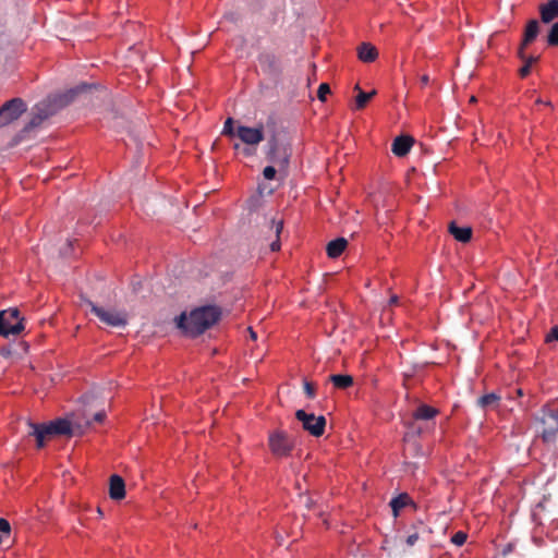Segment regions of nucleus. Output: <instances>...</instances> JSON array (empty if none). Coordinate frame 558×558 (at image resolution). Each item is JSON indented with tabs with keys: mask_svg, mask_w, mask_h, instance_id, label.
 Returning a JSON list of instances; mask_svg holds the SVG:
<instances>
[{
	"mask_svg": "<svg viewBox=\"0 0 558 558\" xmlns=\"http://www.w3.org/2000/svg\"><path fill=\"white\" fill-rule=\"evenodd\" d=\"M355 89L359 92L355 98V109L361 110L365 108L367 102L376 95V90L365 93L360 88L359 85H355Z\"/></svg>",
	"mask_w": 558,
	"mask_h": 558,
	"instance_id": "26",
	"label": "nucleus"
},
{
	"mask_svg": "<svg viewBox=\"0 0 558 558\" xmlns=\"http://www.w3.org/2000/svg\"><path fill=\"white\" fill-rule=\"evenodd\" d=\"M547 43L549 46H558V22L551 25L547 35Z\"/></svg>",
	"mask_w": 558,
	"mask_h": 558,
	"instance_id": "29",
	"label": "nucleus"
},
{
	"mask_svg": "<svg viewBox=\"0 0 558 558\" xmlns=\"http://www.w3.org/2000/svg\"><path fill=\"white\" fill-rule=\"evenodd\" d=\"M269 447L275 456H288L294 447L293 441L282 430H277L269 436Z\"/></svg>",
	"mask_w": 558,
	"mask_h": 558,
	"instance_id": "6",
	"label": "nucleus"
},
{
	"mask_svg": "<svg viewBox=\"0 0 558 558\" xmlns=\"http://www.w3.org/2000/svg\"><path fill=\"white\" fill-rule=\"evenodd\" d=\"M86 303L90 307V312L96 315L101 323L111 327H124L126 325L128 319L124 313L118 311H107L97 306L89 300H86Z\"/></svg>",
	"mask_w": 558,
	"mask_h": 558,
	"instance_id": "5",
	"label": "nucleus"
},
{
	"mask_svg": "<svg viewBox=\"0 0 558 558\" xmlns=\"http://www.w3.org/2000/svg\"><path fill=\"white\" fill-rule=\"evenodd\" d=\"M518 57L524 62L523 66L519 70V74L521 77H525L530 74L531 66L538 60V57L526 56L522 49H519Z\"/></svg>",
	"mask_w": 558,
	"mask_h": 558,
	"instance_id": "22",
	"label": "nucleus"
},
{
	"mask_svg": "<svg viewBox=\"0 0 558 558\" xmlns=\"http://www.w3.org/2000/svg\"><path fill=\"white\" fill-rule=\"evenodd\" d=\"M328 380L333 384L336 388L347 389L353 385V377L350 375L336 374L330 375Z\"/></svg>",
	"mask_w": 558,
	"mask_h": 558,
	"instance_id": "25",
	"label": "nucleus"
},
{
	"mask_svg": "<svg viewBox=\"0 0 558 558\" xmlns=\"http://www.w3.org/2000/svg\"><path fill=\"white\" fill-rule=\"evenodd\" d=\"M326 427V418L323 415L316 416V438L320 437Z\"/></svg>",
	"mask_w": 558,
	"mask_h": 558,
	"instance_id": "33",
	"label": "nucleus"
},
{
	"mask_svg": "<svg viewBox=\"0 0 558 558\" xmlns=\"http://www.w3.org/2000/svg\"><path fill=\"white\" fill-rule=\"evenodd\" d=\"M105 418H106V412L104 410H101V411H98L97 413H95V415L93 416V420L87 421L86 424L90 425L93 422L101 424L105 421Z\"/></svg>",
	"mask_w": 558,
	"mask_h": 558,
	"instance_id": "35",
	"label": "nucleus"
},
{
	"mask_svg": "<svg viewBox=\"0 0 558 558\" xmlns=\"http://www.w3.org/2000/svg\"><path fill=\"white\" fill-rule=\"evenodd\" d=\"M429 534H432V529L427 524H425L422 520H417L410 526L409 534L405 538V544L409 547H412L420 539H423L425 536H427Z\"/></svg>",
	"mask_w": 558,
	"mask_h": 558,
	"instance_id": "12",
	"label": "nucleus"
},
{
	"mask_svg": "<svg viewBox=\"0 0 558 558\" xmlns=\"http://www.w3.org/2000/svg\"><path fill=\"white\" fill-rule=\"evenodd\" d=\"M220 315L217 306H204L192 311L189 316L181 314L177 318V326L186 335L197 337L216 324Z\"/></svg>",
	"mask_w": 558,
	"mask_h": 558,
	"instance_id": "1",
	"label": "nucleus"
},
{
	"mask_svg": "<svg viewBox=\"0 0 558 558\" xmlns=\"http://www.w3.org/2000/svg\"><path fill=\"white\" fill-rule=\"evenodd\" d=\"M500 397L494 392L482 396L477 399V405L482 409L496 408Z\"/></svg>",
	"mask_w": 558,
	"mask_h": 558,
	"instance_id": "27",
	"label": "nucleus"
},
{
	"mask_svg": "<svg viewBox=\"0 0 558 558\" xmlns=\"http://www.w3.org/2000/svg\"><path fill=\"white\" fill-rule=\"evenodd\" d=\"M87 88V84H82L53 99L48 98L38 102L33 108L32 119L24 128V131L28 132L35 128H38L45 120L53 116L61 107L70 104L78 94L83 93Z\"/></svg>",
	"mask_w": 558,
	"mask_h": 558,
	"instance_id": "2",
	"label": "nucleus"
},
{
	"mask_svg": "<svg viewBox=\"0 0 558 558\" xmlns=\"http://www.w3.org/2000/svg\"><path fill=\"white\" fill-rule=\"evenodd\" d=\"M449 232L457 241L462 243H468L472 238V229L470 227H459L454 222L450 223Z\"/></svg>",
	"mask_w": 558,
	"mask_h": 558,
	"instance_id": "20",
	"label": "nucleus"
},
{
	"mask_svg": "<svg viewBox=\"0 0 558 558\" xmlns=\"http://www.w3.org/2000/svg\"><path fill=\"white\" fill-rule=\"evenodd\" d=\"M234 149H239L240 148V145L239 144H234Z\"/></svg>",
	"mask_w": 558,
	"mask_h": 558,
	"instance_id": "44",
	"label": "nucleus"
},
{
	"mask_svg": "<svg viewBox=\"0 0 558 558\" xmlns=\"http://www.w3.org/2000/svg\"><path fill=\"white\" fill-rule=\"evenodd\" d=\"M311 476L308 474L304 475V481H307Z\"/></svg>",
	"mask_w": 558,
	"mask_h": 558,
	"instance_id": "43",
	"label": "nucleus"
},
{
	"mask_svg": "<svg viewBox=\"0 0 558 558\" xmlns=\"http://www.w3.org/2000/svg\"><path fill=\"white\" fill-rule=\"evenodd\" d=\"M438 414V410L427 404H421L413 413L415 420H432Z\"/></svg>",
	"mask_w": 558,
	"mask_h": 558,
	"instance_id": "23",
	"label": "nucleus"
},
{
	"mask_svg": "<svg viewBox=\"0 0 558 558\" xmlns=\"http://www.w3.org/2000/svg\"><path fill=\"white\" fill-rule=\"evenodd\" d=\"M72 245H73V242L68 240L65 247L60 251V254L64 257L69 256Z\"/></svg>",
	"mask_w": 558,
	"mask_h": 558,
	"instance_id": "38",
	"label": "nucleus"
},
{
	"mask_svg": "<svg viewBox=\"0 0 558 558\" xmlns=\"http://www.w3.org/2000/svg\"><path fill=\"white\" fill-rule=\"evenodd\" d=\"M539 14L543 23H550L558 19V0H549L539 5Z\"/></svg>",
	"mask_w": 558,
	"mask_h": 558,
	"instance_id": "15",
	"label": "nucleus"
},
{
	"mask_svg": "<svg viewBox=\"0 0 558 558\" xmlns=\"http://www.w3.org/2000/svg\"><path fill=\"white\" fill-rule=\"evenodd\" d=\"M248 331H250V337L252 340H256L257 338V335L256 332L252 329V328H248Z\"/></svg>",
	"mask_w": 558,
	"mask_h": 558,
	"instance_id": "40",
	"label": "nucleus"
},
{
	"mask_svg": "<svg viewBox=\"0 0 558 558\" xmlns=\"http://www.w3.org/2000/svg\"><path fill=\"white\" fill-rule=\"evenodd\" d=\"M243 154L246 155V156H250L252 155V150L250 148H243Z\"/></svg>",
	"mask_w": 558,
	"mask_h": 558,
	"instance_id": "41",
	"label": "nucleus"
},
{
	"mask_svg": "<svg viewBox=\"0 0 558 558\" xmlns=\"http://www.w3.org/2000/svg\"><path fill=\"white\" fill-rule=\"evenodd\" d=\"M11 534V525L8 520L0 519V544L10 537Z\"/></svg>",
	"mask_w": 558,
	"mask_h": 558,
	"instance_id": "28",
	"label": "nucleus"
},
{
	"mask_svg": "<svg viewBox=\"0 0 558 558\" xmlns=\"http://www.w3.org/2000/svg\"><path fill=\"white\" fill-rule=\"evenodd\" d=\"M421 85L424 87L429 84V76L424 74L420 77Z\"/></svg>",
	"mask_w": 558,
	"mask_h": 558,
	"instance_id": "39",
	"label": "nucleus"
},
{
	"mask_svg": "<svg viewBox=\"0 0 558 558\" xmlns=\"http://www.w3.org/2000/svg\"><path fill=\"white\" fill-rule=\"evenodd\" d=\"M397 302H398V298L396 295L390 299L391 304H397Z\"/></svg>",
	"mask_w": 558,
	"mask_h": 558,
	"instance_id": "42",
	"label": "nucleus"
},
{
	"mask_svg": "<svg viewBox=\"0 0 558 558\" xmlns=\"http://www.w3.org/2000/svg\"><path fill=\"white\" fill-rule=\"evenodd\" d=\"M290 153L288 148L278 144L277 140L272 137L268 141L267 159L272 163L286 168L289 163Z\"/></svg>",
	"mask_w": 558,
	"mask_h": 558,
	"instance_id": "10",
	"label": "nucleus"
},
{
	"mask_svg": "<svg viewBox=\"0 0 558 558\" xmlns=\"http://www.w3.org/2000/svg\"><path fill=\"white\" fill-rule=\"evenodd\" d=\"M27 426V435L31 437H34L36 439L37 448H43L45 446V441L47 439H50L51 437L56 436L54 433H52L51 426L49 423L47 424H38L34 423L29 420L26 421Z\"/></svg>",
	"mask_w": 558,
	"mask_h": 558,
	"instance_id": "9",
	"label": "nucleus"
},
{
	"mask_svg": "<svg viewBox=\"0 0 558 558\" xmlns=\"http://www.w3.org/2000/svg\"><path fill=\"white\" fill-rule=\"evenodd\" d=\"M413 144L414 140L411 136L401 135L395 138L391 150L396 156L403 157L409 154Z\"/></svg>",
	"mask_w": 558,
	"mask_h": 558,
	"instance_id": "14",
	"label": "nucleus"
},
{
	"mask_svg": "<svg viewBox=\"0 0 558 558\" xmlns=\"http://www.w3.org/2000/svg\"><path fill=\"white\" fill-rule=\"evenodd\" d=\"M233 124L234 120L232 118H228L223 124L222 135H227L230 137L236 136V131H234Z\"/></svg>",
	"mask_w": 558,
	"mask_h": 558,
	"instance_id": "30",
	"label": "nucleus"
},
{
	"mask_svg": "<svg viewBox=\"0 0 558 558\" xmlns=\"http://www.w3.org/2000/svg\"><path fill=\"white\" fill-rule=\"evenodd\" d=\"M295 417L299 422L302 423V427L304 430H307L310 435H314V414L306 413L304 410H298L295 412Z\"/></svg>",
	"mask_w": 558,
	"mask_h": 558,
	"instance_id": "21",
	"label": "nucleus"
},
{
	"mask_svg": "<svg viewBox=\"0 0 558 558\" xmlns=\"http://www.w3.org/2000/svg\"><path fill=\"white\" fill-rule=\"evenodd\" d=\"M412 500L408 494H400L399 496L395 497L390 501V507L392 509L393 515L398 517L401 509H403L405 506L411 504Z\"/></svg>",
	"mask_w": 558,
	"mask_h": 558,
	"instance_id": "24",
	"label": "nucleus"
},
{
	"mask_svg": "<svg viewBox=\"0 0 558 558\" xmlns=\"http://www.w3.org/2000/svg\"><path fill=\"white\" fill-rule=\"evenodd\" d=\"M24 318L17 308H9L0 312V335L9 337L16 336L24 330Z\"/></svg>",
	"mask_w": 558,
	"mask_h": 558,
	"instance_id": "3",
	"label": "nucleus"
},
{
	"mask_svg": "<svg viewBox=\"0 0 558 558\" xmlns=\"http://www.w3.org/2000/svg\"><path fill=\"white\" fill-rule=\"evenodd\" d=\"M26 104L21 98H13L0 107V119L4 123H10L21 117L26 111Z\"/></svg>",
	"mask_w": 558,
	"mask_h": 558,
	"instance_id": "7",
	"label": "nucleus"
},
{
	"mask_svg": "<svg viewBox=\"0 0 558 558\" xmlns=\"http://www.w3.org/2000/svg\"><path fill=\"white\" fill-rule=\"evenodd\" d=\"M276 169L275 167L272 166H267L264 171H263V174H264V178L267 179V180H272L276 175Z\"/></svg>",
	"mask_w": 558,
	"mask_h": 558,
	"instance_id": "36",
	"label": "nucleus"
},
{
	"mask_svg": "<svg viewBox=\"0 0 558 558\" xmlns=\"http://www.w3.org/2000/svg\"><path fill=\"white\" fill-rule=\"evenodd\" d=\"M545 341L547 344H551L553 342H558V326H554L550 331L547 333Z\"/></svg>",
	"mask_w": 558,
	"mask_h": 558,
	"instance_id": "34",
	"label": "nucleus"
},
{
	"mask_svg": "<svg viewBox=\"0 0 558 558\" xmlns=\"http://www.w3.org/2000/svg\"><path fill=\"white\" fill-rule=\"evenodd\" d=\"M267 231L265 240L269 242V247L272 252L280 250L279 235L283 228V220L271 218L266 225Z\"/></svg>",
	"mask_w": 558,
	"mask_h": 558,
	"instance_id": "11",
	"label": "nucleus"
},
{
	"mask_svg": "<svg viewBox=\"0 0 558 558\" xmlns=\"http://www.w3.org/2000/svg\"><path fill=\"white\" fill-rule=\"evenodd\" d=\"M541 437L544 442H553L558 433V409H544L539 416Z\"/></svg>",
	"mask_w": 558,
	"mask_h": 558,
	"instance_id": "4",
	"label": "nucleus"
},
{
	"mask_svg": "<svg viewBox=\"0 0 558 558\" xmlns=\"http://www.w3.org/2000/svg\"><path fill=\"white\" fill-rule=\"evenodd\" d=\"M109 496L113 500H121L125 497V484L121 476L113 474L109 481Z\"/></svg>",
	"mask_w": 558,
	"mask_h": 558,
	"instance_id": "13",
	"label": "nucleus"
},
{
	"mask_svg": "<svg viewBox=\"0 0 558 558\" xmlns=\"http://www.w3.org/2000/svg\"><path fill=\"white\" fill-rule=\"evenodd\" d=\"M236 137L246 145L256 146L264 141V125L258 124L255 128L239 125L236 128Z\"/></svg>",
	"mask_w": 558,
	"mask_h": 558,
	"instance_id": "8",
	"label": "nucleus"
},
{
	"mask_svg": "<svg viewBox=\"0 0 558 558\" xmlns=\"http://www.w3.org/2000/svg\"><path fill=\"white\" fill-rule=\"evenodd\" d=\"M466 538H468V534L463 531H458L457 533H454L451 537V542L452 544L457 545V546H462L465 542H466Z\"/></svg>",
	"mask_w": 558,
	"mask_h": 558,
	"instance_id": "32",
	"label": "nucleus"
},
{
	"mask_svg": "<svg viewBox=\"0 0 558 558\" xmlns=\"http://www.w3.org/2000/svg\"><path fill=\"white\" fill-rule=\"evenodd\" d=\"M52 433L56 436H71L73 434L72 424L66 418H57L54 421L49 422Z\"/></svg>",
	"mask_w": 558,
	"mask_h": 558,
	"instance_id": "18",
	"label": "nucleus"
},
{
	"mask_svg": "<svg viewBox=\"0 0 558 558\" xmlns=\"http://www.w3.org/2000/svg\"><path fill=\"white\" fill-rule=\"evenodd\" d=\"M348 245V241L344 238H337L330 241L326 246V252L328 257L337 258L342 252L345 250Z\"/></svg>",
	"mask_w": 558,
	"mask_h": 558,
	"instance_id": "19",
	"label": "nucleus"
},
{
	"mask_svg": "<svg viewBox=\"0 0 558 558\" xmlns=\"http://www.w3.org/2000/svg\"><path fill=\"white\" fill-rule=\"evenodd\" d=\"M331 93L330 90V86L328 83H322L319 86H318V89L316 92V96L317 98L320 100V101H326L327 99V95H329Z\"/></svg>",
	"mask_w": 558,
	"mask_h": 558,
	"instance_id": "31",
	"label": "nucleus"
},
{
	"mask_svg": "<svg viewBox=\"0 0 558 558\" xmlns=\"http://www.w3.org/2000/svg\"><path fill=\"white\" fill-rule=\"evenodd\" d=\"M538 33H539V23H538V21L537 20L529 21L526 26H525L523 39L521 41V45H520L519 49L524 50L526 46H529L530 44H532L536 39Z\"/></svg>",
	"mask_w": 558,
	"mask_h": 558,
	"instance_id": "16",
	"label": "nucleus"
},
{
	"mask_svg": "<svg viewBox=\"0 0 558 558\" xmlns=\"http://www.w3.org/2000/svg\"><path fill=\"white\" fill-rule=\"evenodd\" d=\"M304 388H305V391H306L308 397H313L314 396V385H313L312 381L305 379L304 380Z\"/></svg>",
	"mask_w": 558,
	"mask_h": 558,
	"instance_id": "37",
	"label": "nucleus"
},
{
	"mask_svg": "<svg viewBox=\"0 0 558 558\" xmlns=\"http://www.w3.org/2000/svg\"><path fill=\"white\" fill-rule=\"evenodd\" d=\"M357 58L365 63L374 62L378 57L377 48L371 43H362L357 48Z\"/></svg>",
	"mask_w": 558,
	"mask_h": 558,
	"instance_id": "17",
	"label": "nucleus"
}]
</instances>
